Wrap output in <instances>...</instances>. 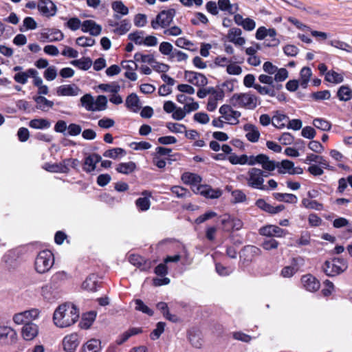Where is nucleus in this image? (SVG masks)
Returning <instances> with one entry per match:
<instances>
[{
	"mask_svg": "<svg viewBox=\"0 0 352 352\" xmlns=\"http://www.w3.org/2000/svg\"><path fill=\"white\" fill-rule=\"evenodd\" d=\"M159 50L163 55L169 56L170 57L174 51L172 44L166 41H163L160 43Z\"/></svg>",
	"mask_w": 352,
	"mask_h": 352,
	"instance_id": "obj_62",
	"label": "nucleus"
},
{
	"mask_svg": "<svg viewBox=\"0 0 352 352\" xmlns=\"http://www.w3.org/2000/svg\"><path fill=\"white\" fill-rule=\"evenodd\" d=\"M108 25L111 27H115L113 32L118 35L125 34L131 28L130 21L127 19L121 20L120 23L109 19Z\"/></svg>",
	"mask_w": 352,
	"mask_h": 352,
	"instance_id": "obj_13",
	"label": "nucleus"
},
{
	"mask_svg": "<svg viewBox=\"0 0 352 352\" xmlns=\"http://www.w3.org/2000/svg\"><path fill=\"white\" fill-rule=\"evenodd\" d=\"M294 163L289 160H283L281 162H278L277 170L279 174H285L291 172Z\"/></svg>",
	"mask_w": 352,
	"mask_h": 352,
	"instance_id": "obj_41",
	"label": "nucleus"
},
{
	"mask_svg": "<svg viewBox=\"0 0 352 352\" xmlns=\"http://www.w3.org/2000/svg\"><path fill=\"white\" fill-rule=\"evenodd\" d=\"M38 75V72L35 69H28L25 72H17L14 76V80L15 82L25 85L28 82V80L30 77Z\"/></svg>",
	"mask_w": 352,
	"mask_h": 352,
	"instance_id": "obj_24",
	"label": "nucleus"
},
{
	"mask_svg": "<svg viewBox=\"0 0 352 352\" xmlns=\"http://www.w3.org/2000/svg\"><path fill=\"white\" fill-rule=\"evenodd\" d=\"M156 307L166 320L173 322H177L179 321V318L177 315L171 314L169 312V309L166 302H160L156 305Z\"/></svg>",
	"mask_w": 352,
	"mask_h": 352,
	"instance_id": "obj_25",
	"label": "nucleus"
},
{
	"mask_svg": "<svg viewBox=\"0 0 352 352\" xmlns=\"http://www.w3.org/2000/svg\"><path fill=\"white\" fill-rule=\"evenodd\" d=\"M258 234L261 236L273 238H283L286 236L289 232L285 229H283L278 226L268 224L261 227L258 229Z\"/></svg>",
	"mask_w": 352,
	"mask_h": 352,
	"instance_id": "obj_7",
	"label": "nucleus"
},
{
	"mask_svg": "<svg viewBox=\"0 0 352 352\" xmlns=\"http://www.w3.org/2000/svg\"><path fill=\"white\" fill-rule=\"evenodd\" d=\"M81 30L84 32H89L92 36H98L101 33L102 27L93 20H86L81 25Z\"/></svg>",
	"mask_w": 352,
	"mask_h": 352,
	"instance_id": "obj_17",
	"label": "nucleus"
},
{
	"mask_svg": "<svg viewBox=\"0 0 352 352\" xmlns=\"http://www.w3.org/2000/svg\"><path fill=\"white\" fill-rule=\"evenodd\" d=\"M273 197L278 201H284L289 204H296L298 201L297 197L294 194L274 192Z\"/></svg>",
	"mask_w": 352,
	"mask_h": 352,
	"instance_id": "obj_33",
	"label": "nucleus"
},
{
	"mask_svg": "<svg viewBox=\"0 0 352 352\" xmlns=\"http://www.w3.org/2000/svg\"><path fill=\"white\" fill-rule=\"evenodd\" d=\"M107 98L106 96L100 95L96 98L94 102V109L95 111H103L107 109Z\"/></svg>",
	"mask_w": 352,
	"mask_h": 352,
	"instance_id": "obj_56",
	"label": "nucleus"
},
{
	"mask_svg": "<svg viewBox=\"0 0 352 352\" xmlns=\"http://www.w3.org/2000/svg\"><path fill=\"white\" fill-rule=\"evenodd\" d=\"M98 284L97 276L92 274L87 277L82 284V287L89 292H96L97 290Z\"/></svg>",
	"mask_w": 352,
	"mask_h": 352,
	"instance_id": "obj_31",
	"label": "nucleus"
},
{
	"mask_svg": "<svg viewBox=\"0 0 352 352\" xmlns=\"http://www.w3.org/2000/svg\"><path fill=\"white\" fill-rule=\"evenodd\" d=\"M289 119L288 117L283 113H280L278 111L276 114L272 118V125L276 128L281 129L285 126L284 121Z\"/></svg>",
	"mask_w": 352,
	"mask_h": 352,
	"instance_id": "obj_48",
	"label": "nucleus"
},
{
	"mask_svg": "<svg viewBox=\"0 0 352 352\" xmlns=\"http://www.w3.org/2000/svg\"><path fill=\"white\" fill-rule=\"evenodd\" d=\"M37 7L39 12L47 17L56 14V7L52 0H39Z\"/></svg>",
	"mask_w": 352,
	"mask_h": 352,
	"instance_id": "obj_12",
	"label": "nucleus"
},
{
	"mask_svg": "<svg viewBox=\"0 0 352 352\" xmlns=\"http://www.w3.org/2000/svg\"><path fill=\"white\" fill-rule=\"evenodd\" d=\"M182 180L186 184H197L201 182V177L195 173H184L182 175Z\"/></svg>",
	"mask_w": 352,
	"mask_h": 352,
	"instance_id": "obj_38",
	"label": "nucleus"
},
{
	"mask_svg": "<svg viewBox=\"0 0 352 352\" xmlns=\"http://www.w3.org/2000/svg\"><path fill=\"white\" fill-rule=\"evenodd\" d=\"M313 124L316 128L324 131H329L331 128V124L323 118H315Z\"/></svg>",
	"mask_w": 352,
	"mask_h": 352,
	"instance_id": "obj_49",
	"label": "nucleus"
},
{
	"mask_svg": "<svg viewBox=\"0 0 352 352\" xmlns=\"http://www.w3.org/2000/svg\"><path fill=\"white\" fill-rule=\"evenodd\" d=\"M34 100L36 103V108L44 111H47L50 108H52L54 105V102L47 100L44 96H36L34 98Z\"/></svg>",
	"mask_w": 352,
	"mask_h": 352,
	"instance_id": "obj_35",
	"label": "nucleus"
},
{
	"mask_svg": "<svg viewBox=\"0 0 352 352\" xmlns=\"http://www.w3.org/2000/svg\"><path fill=\"white\" fill-rule=\"evenodd\" d=\"M43 168L51 173H65L66 172V160H63L59 163H45Z\"/></svg>",
	"mask_w": 352,
	"mask_h": 352,
	"instance_id": "obj_27",
	"label": "nucleus"
},
{
	"mask_svg": "<svg viewBox=\"0 0 352 352\" xmlns=\"http://www.w3.org/2000/svg\"><path fill=\"white\" fill-rule=\"evenodd\" d=\"M244 130L248 132L245 136L250 142H256L258 141L260 132L254 125L251 124H245Z\"/></svg>",
	"mask_w": 352,
	"mask_h": 352,
	"instance_id": "obj_28",
	"label": "nucleus"
},
{
	"mask_svg": "<svg viewBox=\"0 0 352 352\" xmlns=\"http://www.w3.org/2000/svg\"><path fill=\"white\" fill-rule=\"evenodd\" d=\"M65 313L66 302H64L56 309L53 315V321L56 327L60 328L66 327V320H65Z\"/></svg>",
	"mask_w": 352,
	"mask_h": 352,
	"instance_id": "obj_15",
	"label": "nucleus"
},
{
	"mask_svg": "<svg viewBox=\"0 0 352 352\" xmlns=\"http://www.w3.org/2000/svg\"><path fill=\"white\" fill-rule=\"evenodd\" d=\"M170 191L177 198L184 199L190 196V192L188 189L179 186H172Z\"/></svg>",
	"mask_w": 352,
	"mask_h": 352,
	"instance_id": "obj_47",
	"label": "nucleus"
},
{
	"mask_svg": "<svg viewBox=\"0 0 352 352\" xmlns=\"http://www.w3.org/2000/svg\"><path fill=\"white\" fill-rule=\"evenodd\" d=\"M80 102H81L82 106L85 107L87 111H94V100L93 96L91 94H85L82 97H81Z\"/></svg>",
	"mask_w": 352,
	"mask_h": 352,
	"instance_id": "obj_50",
	"label": "nucleus"
},
{
	"mask_svg": "<svg viewBox=\"0 0 352 352\" xmlns=\"http://www.w3.org/2000/svg\"><path fill=\"white\" fill-rule=\"evenodd\" d=\"M143 197H139L135 201V206L140 211H146L150 208L151 201L149 197L152 196V193L148 190L142 192Z\"/></svg>",
	"mask_w": 352,
	"mask_h": 352,
	"instance_id": "obj_19",
	"label": "nucleus"
},
{
	"mask_svg": "<svg viewBox=\"0 0 352 352\" xmlns=\"http://www.w3.org/2000/svg\"><path fill=\"white\" fill-rule=\"evenodd\" d=\"M134 60L135 62L147 63L151 65L155 63V59L153 54H143L141 52H136L134 54Z\"/></svg>",
	"mask_w": 352,
	"mask_h": 352,
	"instance_id": "obj_44",
	"label": "nucleus"
},
{
	"mask_svg": "<svg viewBox=\"0 0 352 352\" xmlns=\"http://www.w3.org/2000/svg\"><path fill=\"white\" fill-rule=\"evenodd\" d=\"M79 339L77 333H71L67 336V352H74L79 345Z\"/></svg>",
	"mask_w": 352,
	"mask_h": 352,
	"instance_id": "obj_46",
	"label": "nucleus"
},
{
	"mask_svg": "<svg viewBox=\"0 0 352 352\" xmlns=\"http://www.w3.org/2000/svg\"><path fill=\"white\" fill-rule=\"evenodd\" d=\"M300 280L303 287L309 292H315L320 287L319 280L311 274L302 276Z\"/></svg>",
	"mask_w": 352,
	"mask_h": 352,
	"instance_id": "obj_10",
	"label": "nucleus"
},
{
	"mask_svg": "<svg viewBox=\"0 0 352 352\" xmlns=\"http://www.w3.org/2000/svg\"><path fill=\"white\" fill-rule=\"evenodd\" d=\"M101 160L102 157L98 154L93 153L92 155H89L85 159L83 170L87 173L94 171L96 169V164L100 162Z\"/></svg>",
	"mask_w": 352,
	"mask_h": 352,
	"instance_id": "obj_21",
	"label": "nucleus"
},
{
	"mask_svg": "<svg viewBox=\"0 0 352 352\" xmlns=\"http://www.w3.org/2000/svg\"><path fill=\"white\" fill-rule=\"evenodd\" d=\"M166 323L164 322H159L156 324V328L153 330L150 333V338L152 340L158 339L162 333L164 331Z\"/></svg>",
	"mask_w": 352,
	"mask_h": 352,
	"instance_id": "obj_55",
	"label": "nucleus"
},
{
	"mask_svg": "<svg viewBox=\"0 0 352 352\" xmlns=\"http://www.w3.org/2000/svg\"><path fill=\"white\" fill-rule=\"evenodd\" d=\"M312 75L311 69L309 67H304L300 72V84L302 88H307L308 82Z\"/></svg>",
	"mask_w": 352,
	"mask_h": 352,
	"instance_id": "obj_36",
	"label": "nucleus"
},
{
	"mask_svg": "<svg viewBox=\"0 0 352 352\" xmlns=\"http://www.w3.org/2000/svg\"><path fill=\"white\" fill-rule=\"evenodd\" d=\"M96 312L94 311H90L82 314L81 320L79 322V327L82 329H88L91 327L92 324L96 320Z\"/></svg>",
	"mask_w": 352,
	"mask_h": 352,
	"instance_id": "obj_26",
	"label": "nucleus"
},
{
	"mask_svg": "<svg viewBox=\"0 0 352 352\" xmlns=\"http://www.w3.org/2000/svg\"><path fill=\"white\" fill-rule=\"evenodd\" d=\"M229 162L232 164H246L248 160V156L245 154L238 156L235 154H232L228 157Z\"/></svg>",
	"mask_w": 352,
	"mask_h": 352,
	"instance_id": "obj_57",
	"label": "nucleus"
},
{
	"mask_svg": "<svg viewBox=\"0 0 352 352\" xmlns=\"http://www.w3.org/2000/svg\"><path fill=\"white\" fill-rule=\"evenodd\" d=\"M126 107L131 112L138 113L141 109V102L135 93L127 96L125 100Z\"/></svg>",
	"mask_w": 352,
	"mask_h": 352,
	"instance_id": "obj_16",
	"label": "nucleus"
},
{
	"mask_svg": "<svg viewBox=\"0 0 352 352\" xmlns=\"http://www.w3.org/2000/svg\"><path fill=\"white\" fill-rule=\"evenodd\" d=\"M112 10L121 15H127L129 14V8L123 3L122 1H115L111 3Z\"/></svg>",
	"mask_w": 352,
	"mask_h": 352,
	"instance_id": "obj_45",
	"label": "nucleus"
},
{
	"mask_svg": "<svg viewBox=\"0 0 352 352\" xmlns=\"http://www.w3.org/2000/svg\"><path fill=\"white\" fill-rule=\"evenodd\" d=\"M101 342L100 340L92 338L88 340L82 346V352H98L100 349Z\"/></svg>",
	"mask_w": 352,
	"mask_h": 352,
	"instance_id": "obj_30",
	"label": "nucleus"
},
{
	"mask_svg": "<svg viewBox=\"0 0 352 352\" xmlns=\"http://www.w3.org/2000/svg\"><path fill=\"white\" fill-rule=\"evenodd\" d=\"M136 169V164L133 162H121L118 164L116 168L118 173L129 175L134 172Z\"/></svg>",
	"mask_w": 352,
	"mask_h": 352,
	"instance_id": "obj_32",
	"label": "nucleus"
},
{
	"mask_svg": "<svg viewBox=\"0 0 352 352\" xmlns=\"http://www.w3.org/2000/svg\"><path fill=\"white\" fill-rule=\"evenodd\" d=\"M258 160L261 162V165L265 172H272L277 168L278 162L270 160L269 157L265 154H263V157H258Z\"/></svg>",
	"mask_w": 352,
	"mask_h": 352,
	"instance_id": "obj_29",
	"label": "nucleus"
},
{
	"mask_svg": "<svg viewBox=\"0 0 352 352\" xmlns=\"http://www.w3.org/2000/svg\"><path fill=\"white\" fill-rule=\"evenodd\" d=\"M135 304L136 310L142 311L149 316H153L154 311L146 305L141 299H136L135 300Z\"/></svg>",
	"mask_w": 352,
	"mask_h": 352,
	"instance_id": "obj_54",
	"label": "nucleus"
},
{
	"mask_svg": "<svg viewBox=\"0 0 352 352\" xmlns=\"http://www.w3.org/2000/svg\"><path fill=\"white\" fill-rule=\"evenodd\" d=\"M254 89L261 95H267L271 97H274L276 95V91H273V89L272 88L271 85L261 86L259 84H256V86H254Z\"/></svg>",
	"mask_w": 352,
	"mask_h": 352,
	"instance_id": "obj_52",
	"label": "nucleus"
},
{
	"mask_svg": "<svg viewBox=\"0 0 352 352\" xmlns=\"http://www.w3.org/2000/svg\"><path fill=\"white\" fill-rule=\"evenodd\" d=\"M175 14L176 11L173 8H170L168 10L160 12L156 16L155 19L151 21V27L156 30L160 26L162 28H166L169 26L173 21Z\"/></svg>",
	"mask_w": 352,
	"mask_h": 352,
	"instance_id": "obj_5",
	"label": "nucleus"
},
{
	"mask_svg": "<svg viewBox=\"0 0 352 352\" xmlns=\"http://www.w3.org/2000/svg\"><path fill=\"white\" fill-rule=\"evenodd\" d=\"M143 34V31H135L130 33L128 35V38L131 41H133L136 45H142L144 43V39L142 37Z\"/></svg>",
	"mask_w": 352,
	"mask_h": 352,
	"instance_id": "obj_61",
	"label": "nucleus"
},
{
	"mask_svg": "<svg viewBox=\"0 0 352 352\" xmlns=\"http://www.w3.org/2000/svg\"><path fill=\"white\" fill-rule=\"evenodd\" d=\"M257 97L250 93L234 94L230 99L231 105L247 109H254L257 106Z\"/></svg>",
	"mask_w": 352,
	"mask_h": 352,
	"instance_id": "obj_4",
	"label": "nucleus"
},
{
	"mask_svg": "<svg viewBox=\"0 0 352 352\" xmlns=\"http://www.w3.org/2000/svg\"><path fill=\"white\" fill-rule=\"evenodd\" d=\"M324 79L327 82L335 84L340 83L344 80L342 75L333 70L328 71L325 74Z\"/></svg>",
	"mask_w": 352,
	"mask_h": 352,
	"instance_id": "obj_43",
	"label": "nucleus"
},
{
	"mask_svg": "<svg viewBox=\"0 0 352 352\" xmlns=\"http://www.w3.org/2000/svg\"><path fill=\"white\" fill-rule=\"evenodd\" d=\"M126 155V151L124 148L119 147L108 149L103 153L104 157L113 160L124 157Z\"/></svg>",
	"mask_w": 352,
	"mask_h": 352,
	"instance_id": "obj_34",
	"label": "nucleus"
},
{
	"mask_svg": "<svg viewBox=\"0 0 352 352\" xmlns=\"http://www.w3.org/2000/svg\"><path fill=\"white\" fill-rule=\"evenodd\" d=\"M242 32L240 28H232L229 30L227 38L230 42L238 45H243L245 43L243 37H241Z\"/></svg>",
	"mask_w": 352,
	"mask_h": 352,
	"instance_id": "obj_23",
	"label": "nucleus"
},
{
	"mask_svg": "<svg viewBox=\"0 0 352 352\" xmlns=\"http://www.w3.org/2000/svg\"><path fill=\"white\" fill-rule=\"evenodd\" d=\"M41 294L43 298L48 302H52L55 299L53 294L52 287L50 285H45L41 287Z\"/></svg>",
	"mask_w": 352,
	"mask_h": 352,
	"instance_id": "obj_53",
	"label": "nucleus"
},
{
	"mask_svg": "<svg viewBox=\"0 0 352 352\" xmlns=\"http://www.w3.org/2000/svg\"><path fill=\"white\" fill-rule=\"evenodd\" d=\"M322 271L328 276H336L344 272L348 268L347 261L342 257H333L322 265Z\"/></svg>",
	"mask_w": 352,
	"mask_h": 352,
	"instance_id": "obj_1",
	"label": "nucleus"
},
{
	"mask_svg": "<svg viewBox=\"0 0 352 352\" xmlns=\"http://www.w3.org/2000/svg\"><path fill=\"white\" fill-rule=\"evenodd\" d=\"M54 263V256L52 252L49 250H44L37 254L34 261V267L38 273L43 274L52 268Z\"/></svg>",
	"mask_w": 352,
	"mask_h": 352,
	"instance_id": "obj_3",
	"label": "nucleus"
},
{
	"mask_svg": "<svg viewBox=\"0 0 352 352\" xmlns=\"http://www.w3.org/2000/svg\"><path fill=\"white\" fill-rule=\"evenodd\" d=\"M221 224L227 231L239 230L243 226V223L241 219L231 217L230 215H224V217L221 219Z\"/></svg>",
	"mask_w": 352,
	"mask_h": 352,
	"instance_id": "obj_14",
	"label": "nucleus"
},
{
	"mask_svg": "<svg viewBox=\"0 0 352 352\" xmlns=\"http://www.w3.org/2000/svg\"><path fill=\"white\" fill-rule=\"evenodd\" d=\"M232 105L223 104L219 108V113L222 117L231 124H237L239 122V118L241 117V113L240 111L234 110L232 107Z\"/></svg>",
	"mask_w": 352,
	"mask_h": 352,
	"instance_id": "obj_8",
	"label": "nucleus"
},
{
	"mask_svg": "<svg viewBox=\"0 0 352 352\" xmlns=\"http://www.w3.org/2000/svg\"><path fill=\"white\" fill-rule=\"evenodd\" d=\"M255 206L261 210L270 214H277L285 208V206L283 204L278 205L277 206H273L266 202V201L262 198H260L256 201Z\"/></svg>",
	"mask_w": 352,
	"mask_h": 352,
	"instance_id": "obj_11",
	"label": "nucleus"
},
{
	"mask_svg": "<svg viewBox=\"0 0 352 352\" xmlns=\"http://www.w3.org/2000/svg\"><path fill=\"white\" fill-rule=\"evenodd\" d=\"M184 77L188 82L197 87H204L208 84V79L206 76L201 73L193 71H185Z\"/></svg>",
	"mask_w": 352,
	"mask_h": 352,
	"instance_id": "obj_9",
	"label": "nucleus"
},
{
	"mask_svg": "<svg viewBox=\"0 0 352 352\" xmlns=\"http://www.w3.org/2000/svg\"><path fill=\"white\" fill-rule=\"evenodd\" d=\"M29 126L32 129H48L50 126V122L43 118L33 119L30 121Z\"/></svg>",
	"mask_w": 352,
	"mask_h": 352,
	"instance_id": "obj_42",
	"label": "nucleus"
},
{
	"mask_svg": "<svg viewBox=\"0 0 352 352\" xmlns=\"http://www.w3.org/2000/svg\"><path fill=\"white\" fill-rule=\"evenodd\" d=\"M231 195L234 198L232 201L234 204L243 203L246 201V195L241 190H234L232 191Z\"/></svg>",
	"mask_w": 352,
	"mask_h": 352,
	"instance_id": "obj_63",
	"label": "nucleus"
},
{
	"mask_svg": "<svg viewBox=\"0 0 352 352\" xmlns=\"http://www.w3.org/2000/svg\"><path fill=\"white\" fill-rule=\"evenodd\" d=\"M301 206L307 209H314L316 210H323V204L316 200H311L307 198H303L301 201Z\"/></svg>",
	"mask_w": 352,
	"mask_h": 352,
	"instance_id": "obj_40",
	"label": "nucleus"
},
{
	"mask_svg": "<svg viewBox=\"0 0 352 352\" xmlns=\"http://www.w3.org/2000/svg\"><path fill=\"white\" fill-rule=\"evenodd\" d=\"M269 173L257 168H251L248 172V185L255 189L268 190L267 186L264 185V177L269 176Z\"/></svg>",
	"mask_w": 352,
	"mask_h": 352,
	"instance_id": "obj_2",
	"label": "nucleus"
},
{
	"mask_svg": "<svg viewBox=\"0 0 352 352\" xmlns=\"http://www.w3.org/2000/svg\"><path fill=\"white\" fill-rule=\"evenodd\" d=\"M143 332L142 327H131L127 331L123 332L116 340L118 345H122L126 342L131 337L140 334Z\"/></svg>",
	"mask_w": 352,
	"mask_h": 352,
	"instance_id": "obj_20",
	"label": "nucleus"
},
{
	"mask_svg": "<svg viewBox=\"0 0 352 352\" xmlns=\"http://www.w3.org/2000/svg\"><path fill=\"white\" fill-rule=\"evenodd\" d=\"M337 96L340 101H348L352 98V90L347 85H342L338 90Z\"/></svg>",
	"mask_w": 352,
	"mask_h": 352,
	"instance_id": "obj_37",
	"label": "nucleus"
},
{
	"mask_svg": "<svg viewBox=\"0 0 352 352\" xmlns=\"http://www.w3.org/2000/svg\"><path fill=\"white\" fill-rule=\"evenodd\" d=\"M69 305H71L70 309V317H71V322H67V326L74 324L79 318L80 316V311L77 307L73 304L67 302V308L69 307Z\"/></svg>",
	"mask_w": 352,
	"mask_h": 352,
	"instance_id": "obj_58",
	"label": "nucleus"
},
{
	"mask_svg": "<svg viewBox=\"0 0 352 352\" xmlns=\"http://www.w3.org/2000/svg\"><path fill=\"white\" fill-rule=\"evenodd\" d=\"M288 78V71L285 68H280L277 69L274 74V80L278 82H283Z\"/></svg>",
	"mask_w": 352,
	"mask_h": 352,
	"instance_id": "obj_64",
	"label": "nucleus"
},
{
	"mask_svg": "<svg viewBox=\"0 0 352 352\" xmlns=\"http://www.w3.org/2000/svg\"><path fill=\"white\" fill-rule=\"evenodd\" d=\"M70 63L80 69L87 70L91 67L92 60L89 57H83L81 59L74 60Z\"/></svg>",
	"mask_w": 352,
	"mask_h": 352,
	"instance_id": "obj_39",
	"label": "nucleus"
},
{
	"mask_svg": "<svg viewBox=\"0 0 352 352\" xmlns=\"http://www.w3.org/2000/svg\"><path fill=\"white\" fill-rule=\"evenodd\" d=\"M99 88L106 92L118 94L120 90V86L117 82H113L110 84H100Z\"/></svg>",
	"mask_w": 352,
	"mask_h": 352,
	"instance_id": "obj_51",
	"label": "nucleus"
},
{
	"mask_svg": "<svg viewBox=\"0 0 352 352\" xmlns=\"http://www.w3.org/2000/svg\"><path fill=\"white\" fill-rule=\"evenodd\" d=\"M38 334V327L31 322H27L23 327L22 336L26 340H33Z\"/></svg>",
	"mask_w": 352,
	"mask_h": 352,
	"instance_id": "obj_22",
	"label": "nucleus"
},
{
	"mask_svg": "<svg viewBox=\"0 0 352 352\" xmlns=\"http://www.w3.org/2000/svg\"><path fill=\"white\" fill-rule=\"evenodd\" d=\"M279 245V242L273 238L265 239L261 243V247L267 251L277 249Z\"/></svg>",
	"mask_w": 352,
	"mask_h": 352,
	"instance_id": "obj_60",
	"label": "nucleus"
},
{
	"mask_svg": "<svg viewBox=\"0 0 352 352\" xmlns=\"http://www.w3.org/2000/svg\"><path fill=\"white\" fill-rule=\"evenodd\" d=\"M155 263L156 260H151L144 257L142 258V261L140 263L138 268L142 272H148Z\"/></svg>",
	"mask_w": 352,
	"mask_h": 352,
	"instance_id": "obj_59",
	"label": "nucleus"
},
{
	"mask_svg": "<svg viewBox=\"0 0 352 352\" xmlns=\"http://www.w3.org/2000/svg\"><path fill=\"white\" fill-rule=\"evenodd\" d=\"M197 192L206 198L217 199L222 195L220 189H213L208 186L199 185L197 187Z\"/></svg>",
	"mask_w": 352,
	"mask_h": 352,
	"instance_id": "obj_18",
	"label": "nucleus"
},
{
	"mask_svg": "<svg viewBox=\"0 0 352 352\" xmlns=\"http://www.w3.org/2000/svg\"><path fill=\"white\" fill-rule=\"evenodd\" d=\"M261 254V250L259 248L252 245H245L240 252V262L244 266H248Z\"/></svg>",
	"mask_w": 352,
	"mask_h": 352,
	"instance_id": "obj_6",
	"label": "nucleus"
}]
</instances>
